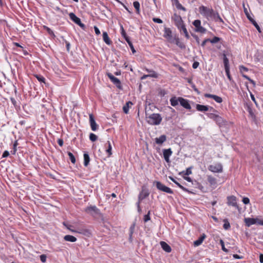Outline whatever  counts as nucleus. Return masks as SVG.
Here are the masks:
<instances>
[{"instance_id": "obj_12", "label": "nucleus", "mask_w": 263, "mask_h": 263, "mask_svg": "<svg viewBox=\"0 0 263 263\" xmlns=\"http://www.w3.org/2000/svg\"><path fill=\"white\" fill-rule=\"evenodd\" d=\"M89 117L91 129L93 131H96L98 128V125L95 121L93 115L91 114H89Z\"/></svg>"}, {"instance_id": "obj_64", "label": "nucleus", "mask_w": 263, "mask_h": 263, "mask_svg": "<svg viewBox=\"0 0 263 263\" xmlns=\"http://www.w3.org/2000/svg\"><path fill=\"white\" fill-rule=\"evenodd\" d=\"M259 261L261 263H263V254H260L259 256Z\"/></svg>"}, {"instance_id": "obj_58", "label": "nucleus", "mask_w": 263, "mask_h": 263, "mask_svg": "<svg viewBox=\"0 0 263 263\" xmlns=\"http://www.w3.org/2000/svg\"><path fill=\"white\" fill-rule=\"evenodd\" d=\"M199 63L198 62H194L193 64L192 67L194 69L197 68L199 66Z\"/></svg>"}, {"instance_id": "obj_35", "label": "nucleus", "mask_w": 263, "mask_h": 263, "mask_svg": "<svg viewBox=\"0 0 263 263\" xmlns=\"http://www.w3.org/2000/svg\"><path fill=\"white\" fill-rule=\"evenodd\" d=\"M107 144H108V147L107 149L106 150V153L108 154V157L110 156L112 154L111 153V145L109 141H107Z\"/></svg>"}, {"instance_id": "obj_32", "label": "nucleus", "mask_w": 263, "mask_h": 263, "mask_svg": "<svg viewBox=\"0 0 263 263\" xmlns=\"http://www.w3.org/2000/svg\"><path fill=\"white\" fill-rule=\"evenodd\" d=\"M133 103L130 101L127 102L126 104L123 106V110L125 114H128L129 111V105L132 106Z\"/></svg>"}, {"instance_id": "obj_25", "label": "nucleus", "mask_w": 263, "mask_h": 263, "mask_svg": "<svg viewBox=\"0 0 263 263\" xmlns=\"http://www.w3.org/2000/svg\"><path fill=\"white\" fill-rule=\"evenodd\" d=\"M148 195V194H145L142 197L141 194H140L139 198H138V202L137 203V206L138 208V211L139 213H140L141 212V209L140 206V201L143 199L144 198L147 197Z\"/></svg>"}, {"instance_id": "obj_4", "label": "nucleus", "mask_w": 263, "mask_h": 263, "mask_svg": "<svg viewBox=\"0 0 263 263\" xmlns=\"http://www.w3.org/2000/svg\"><path fill=\"white\" fill-rule=\"evenodd\" d=\"M85 211L92 216H96L100 214V210L95 205H90L86 208Z\"/></svg>"}, {"instance_id": "obj_37", "label": "nucleus", "mask_w": 263, "mask_h": 263, "mask_svg": "<svg viewBox=\"0 0 263 263\" xmlns=\"http://www.w3.org/2000/svg\"><path fill=\"white\" fill-rule=\"evenodd\" d=\"M44 28L47 31L48 33L51 36H55L53 31L48 27L44 26Z\"/></svg>"}, {"instance_id": "obj_38", "label": "nucleus", "mask_w": 263, "mask_h": 263, "mask_svg": "<svg viewBox=\"0 0 263 263\" xmlns=\"http://www.w3.org/2000/svg\"><path fill=\"white\" fill-rule=\"evenodd\" d=\"M175 4H176V8L178 9L182 10H183L184 11H186L185 8L183 6H182V5L179 3V1H178V3L177 2H175Z\"/></svg>"}, {"instance_id": "obj_19", "label": "nucleus", "mask_w": 263, "mask_h": 263, "mask_svg": "<svg viewBox=\"0 0 263 263\" xmlns=\"http://www.w3.org/2000/svg\"><path fill=\"white\" fill-rule=\"evenodd\" d=\"M155 142L159 145H161L166 140V136L164 135H161L158 138H155Z\"/></svg>"}, {"instance_id": "obj_8", "label": "nucleus", "mask_w": 263, "mask_h": 263, "mask_svg": "<svg viewBox=\"0 0 263 263\" xmlns=\"http://www.w3.org/2000/svg\"><path fill=\"white\" fill-rule=\"evenodd\" d=\"M69 16L70 18L76 24L78 25L82 28H84L85 27V25L82 23L80 18L77 17L73 13H70L69 14Z\"/></svg>"}, {"instance_id": "obj_13", "label": "nucleus", "mask_w": 263, "mask_h": 263, "mask_svg": "<svg viewBox=\"0 0 263 263\" xmlns=\"http://www.w3.org/2000/svg\"><path fill=\"white\" fill-rule=\"evenodd\" d=\"M173 152L171 148L163 150V155L164 160L166 162H170V157L172 155Z\"/></svg>"}, {"instance_id": "obj_60", "label": "nucleus", "mask_w": 263, "mask_h": 263, "mask_svg": "<svg viewBox=\"0 0 263 263\" xmlns=\"http://www.w3.org/2000/svg\"><path fill=\"white\" fill-rule=\"evenodd\" d=\"M94 30L97 35H99L100 34V30L97 26L94 27Z\"/></svg>"}, {"instance_id": "obj_52", "label": "nucleus", "mask_w": 263, "mask_h": 263, "mask_svg": "<svg viewBox=\"0 0 263 263\" xmlns=\"http://www.w3.org/2000/svg\"><path fill=\"white\" fill-rule=\"evenodd\" d=\"M209 117L210 118L214 119H220V118L216 115L213 114H210L209 115Z\"/></svg>"}, {"instance_id": "obj_46", "label": "nucleus", "mask_w": 263, "mask_h": 263, "mask_svg": "<svg viewBox=\"0 0 263 263\" xmlns=\"http://www.w3.org/2000/svg\"><path fill=\"white\" fill-rule=\"evenodd\" d=\"M220 41V38L217 36L214 37L212 40H210V42L212 44H215Z\"/></svg>"}, {"instance_id": "obj_55", "label": "nucleus", "mask_w": 263, "mask_h": 263, "mask_svg": "<svg viewBox=\"0 0 263 263\" xmlns=\"http://www.w3.org/2000/svg\"><path fill=\"white\" fill-rule=\"evenodd\" d=\"M153 21L155 23H159V24L162 23V21L160 18H155V17L153 18Z\"/></svg>"}, {"instance_id": "obj_63", "label": "nucleus", "mask_w": 263, "mask_h": 263, "mask_svg": "<svg viewBox=\"0 0 263 263\" xmlns=\"http://www.w3.org/2000/svg\"><path fill=\"white\" fill-rule=\"evenodd\" d=\"M209 41H210V39H207L204 40L202 42V43H201V45L202 47H204V46L205 45L206 43V42H209Z\"/></svg>"}, {"instance_id": "obj_14", "label": "nucleus", "mask_w": 263, "mask_h": 263, "mask_svg": "<svg viewBox=\"0 0 263 263\" xmlns=\"http://www.w3.org/2000/svg\"><path fill=\"white\" fill-rule=\"evenodd\" d=\"M163 36L170 42H172L173 38L172 32L170 28H165Z\"/></svg>"}, {"instance_id": "obj_21", "label": "nucleus", "mask_w": 263, "mask_h": 263, "mask_svg": "<svg viewBox=\"0 0 263 263\" xmlns=\"http://www.w3.org/2000/svg\"><path fill=\"white\" fill-rule=\"evenodd\" d=\"M160 245L163 250L165 251L166 252L170 253L171 252L172 249L171 247L165 242L161 241Z\"/></svg>"}, {"instance_id": "obj_45", "label": "nucleus", "mask_w": 263, "mask_h": 263, "mask_svg": "<svg viewBox=\"0 0 263 263\" xmlns=\"http://www.w3.org/2000/svg\"><path fill=\"white\" fill-rule=\"evenodd\" d=\"M213 100L218 103H221L222 102V99L221 97L215 95Z\"/></svg>"}, {"instance_id": "obj_50", "label": "nucleus", "mask_w": 263, "mask_h": 263, "mask_svg": "<svg viewBox=\"0 0 263 263\" xmlns=\"http://www.w3.org/2000/svg\"><path fill=\"white\" fill-rule=\"evenodd\" d=\"M255 224L262 226V224L261 223H263V220L256 218H255Z\"/></svg>"}, {"instance_id": "obj_24", "label": "nucleus", "mask_w": 263, "mask_h": 263, "mask_svg": "<svg viewBox=\"0 0 263 263\" xmlns=\"http://www.w3.org/2000/svg\"><path fill=\"white\" fill-rule=\"evenodd\" d=\"M245 222L246 226H247L248 227H249L251 225L255 224V218H245Z\"/></svg>"}, {"instance_id": "obj_48", "label": "nucleus", "mask_w": 263, "mask_h": 263, "mask_svg": "<svg viewBox=\"0 0 263 263\" xmlns=\"http://www.w3.org/2000/svg\"><path fill=\"white\" fill-rule=\"evenodd\" d=\"M176 44L181 48H184V45L180 42L179 39H176Z\"/></svg>"}, {"instance_id": "obj_40", "label": "nucleus", "mask_w": 263, "mask_h": 263, "mask_svg": "<svg viewBox=\"0 0 263 263\" xmlns=\"http://www.w3.org/2000/svg\"><path fill=\"white\" fill-rule=\"evenodd\" d=\"M225 71H226V75H227L228 78L229 79V80L231 82H234V81L232 80V78L230 75V68L225 69Z\"/></svg>"}, {"instance_id": "obj_23", "label": "nucleus", "mask_w": 263, "mask_h": 263, "mask_svg": "<svg viewBox=\"0 0 263 263\" xmlns=\"http://www.w3.org/2000/svg\"><path fill=\"white\" fill-rule=\"evenodd\" d=\"M103 40L104 42L108 45H110L112 43V42L110 40L108 35V34L106 32H103Z\"/></svg>"}, {"instance_id": "obj_54", "label": "nucleus", "mask_w": 263, "mask_h": 263, "mask_svg": "<svg viewBox=\"0 0 263 263\" xmlns=\"http://www.w3.org/2000/svg\"><path fill=\"white\" fill-rule=\"evenodd\" d=\"M215 95H212L210 93H205L204 96L205 98L214 99Z\"/></svg>"}, {"instance_id": "obj_27", "label": "nucleus", "mask_w": 263, "mask_h": 263, "mask_svg": "<svg viewBox=\"0 0 263 263\" xmlns=\"http://www.w3.org/2000/svg\"><path fill=\"white\" fill-rule=\"evenodd\" d=\"M120 31L122 36L124 38L125 41L127 42V41H130L129 37L127 35L125 31L124 30L122 25L120 26Z\"/></svg>"}, {"instance_id": "obj_1", "label": "nucleus", "mask_w": 263, "mask_h": 263, "mask_svg": "<svg viewBox=\"0 0 263 263\" xmlns=\"http://www.w3.org/2000/svg\"><path fill=\"white\" fill-rule=\"evenodd\" d=\"M200 13L208 20L212 19L215 17V13L213 9L211 8H208L204 6H201L199 8Z\"/></svg>"}, {"instance_id": "obj_36", "label": "nucleus", "mask_w": 263, "mask_h": 263, "mask_svg": "<svg viewBox=\"0 0 263 263\" xmlns=\"http://www.w3.org/2000/svg\"><path fill=\"white\" fill-rule=\"evenodd\" d=\"M68 155L69 156V158L71 162L73 164H74L76 163V159H75L74 155L71 152H68Z\"/></svg>"}, {"instance_id": "obj_6", "label": "nucleus", "mask_w": 263, "mask_h": 263, "mask_svg": "<svg viewBox=\"0 0 263 263\" xmlns=\"http://www.w3.org/2000/svg\"><path fill=\"white\" fill-rule=\"evenodd\" d=\"M156 185L157 188L160 191H162L164 192L169 193V194L173 193V191H172V190L171 189H170L168 187L166 186L165 185H164V184H163L162 183H161L159 181L156 182Z\"/></svg>"}, {"instance_id": "obj_41", "label": "nucleus", "mask_w": 263, "mask_h": 263, "mask_svg": "<svg viewBox=\"0 0 263 263\" xmlns=\"http://www.w3.org/2000/svg\"><path fill=\"white\" fill-rule=\"evenodd\" d=\"M35 78L40 82H43V83L45 82V79L42 76L36 74V75H35Z\"/></svg>"}, {"instance_id": "obj_33", "label": "nucleus", "mask_w": 263, "mask_h": 263, "mask_svg": "<svg viewBox=\"0 0 263 263\" xmlns=\"http://www.w3.org/2000/svg\"><path fill=\"white\" fill-rule=\"evenodd\" d=\"M223 222L224 224L223 225V227L224 229L226 230H229L231 226L228 220L227 219H225L223 220Z\"/></svg>"}, {"instance_id": "obj_39", "label": "nucleus", "mask_w": 263, "mask_h": 263, "mask_svg": "<svg viewBox=\"0 0 263 263\" xmlns=\"http://www.w3.org/2000/svg\"><path fill=\"white\" fill-rule=\"evenodd\" d=\"M134 7L138 13L140 11V3L138 1H135L133 3Z\"/></svg>"}, {"instance_id": "obj_15", "label": "nucleus", "mask_w": 263, "mask_h": 263, "mask_svg": "<svg viewBox=\"0 0 263 263\" xmlns=\"http://www.w3.org/2000/svg\"><path fill=\"white\" fill-rule=\"evenodd\" d=\"M146 71L148 72H152V74H144L142 77H141V79L142 80H145L148 77H151V78H157L158 76V74L154 71V70H149L148 69H146Z\"/></svg>"}, {"instance_id": "obj_5", "label": "nucleus", "mask_w": 263, "mask_h": 263, "mask_svg": "<svg viewBox=\"0 0 263 263\" xmlns=\"http://www.w3.org/2000/svg\"><path fill=\"white\" fill-rule=\"evenodd\" d=\"M208 169L213 173H221L222 172V165L220 163H217L212 165H210L208 167Z\"/></svg>"}, {"instance_id": "obj_31", "label": "nucleus", "mask_w": 263, "mask_h": 263, "mask_svg": "<svg viewBox=\"0 0 263 263\" xmlns=\"http://www.w3.org/2000/svg\"><path fill=\"white\" fill-rule=\"evenodd\" d=\"M169 178L173 181L174 182L180 189H181V190H182L183 191H187V190L184 187H183L182 185H181L179 183H178L177 181H176L174 178L171 176H170L169 177Z\"/></svg>"}, {"instance_id": "obj_2", "label": "nucleus", "mask_w": 263, "mask_h": 263, "mask_svg": "<svg viewBox=\"0 0 263 263\" xmlns=\"http://www.w3.org/2000/svg\"><path fill=\"white\" fill-rule=\"evenodd\" d=\"M174 21L175 25L177 27L178 29L180 30V32H183L186 38L189 39V34L181 17L180 16L175 15Z\"/></svg>"}, {"instance_id": "obj_49", "label": "nucleus", "mask_w": 263, "mask_h": 263, "mask_svg": "<svg viewBox=\"0 0 263 263\" xmlns=\"http://www.w3.org/2000/svg\"><path fill=\"white\" fill-rule=\"evenodd\" d=\"M149 214H150V211H148V213L144 215V221L145 222H146L150 220L151 218H150Z\"/></svg>"}, {"instance_id": "obj_34", "label": "nucleus", "mask_w": 263, "mask_h": 263, "mask_svg": "<svg viewBox=\"0 0 263 263\" xmlns=\"http://www.w3.org/2000/svg\"><path fill=\"white\" fill-rule=\"evenodd\" d=\"M252 24L255 27L256 29L258 30L259 32H261V29L259 25L257 24V23L256 22V21L254 19H251V21H250Z\"/></svg>"}, {"instance_id": "obj_9", "label": "nucleus", "mask_w": 263, "mask_h": 263, "mask_svg": "<svg viewBox=\"0 0 263 263\" xmlns=\"http://www.w3.org/2000/svg\"><path fill=\"white\" fill-rule=\"evenodd\" d=\"M239 69L240 73L242 74V76L246 79L249 80L252 84L255 85V82L253 80L250 79L248 76L243 73L245 72H247L249 70L248 68L245 67L243 65H240L239 67Z\"/></svg>"}, {"instance_id": "obj_57", "label": "nucleus", "mask_w": 263, "mask_h": 263, "mask_svg": "<svg viewBox=\"0 0 263 263\" xmlns=\"http://www.w3.org/2000/svg\"><path fill=\"white\" fill-rule=\"evenodd\" d=\"M191 167H189L186 169V172L185 173V175H189L192 174Z\"/></svg>"}, {"instance_id": "obj_26", "label": "nucleus", "mask_w": 263, "mask_h": 263, "mask_svg": "<svg viewBox=\"0 0 263 263\" xmlns=\"http://www.w3.org/2000/svg\"><path fill=\"white\" fill-rule=\"evenodd\" d=\"M64 239L67 241H70L72 242H76L77 241V238L73 236L67 235L64 237Z\"/></svg>"}, {"instance_id": "obj_47", "label": "nucleus", "mask_w": 263, "mask_h": 263, "mask_svg": "<svg viewBox=\"0 0 263 263\" xmlns=\"http://www.w3.org/2000/svg\"><path fill=\"white\" fill-rule=\"evenodd\" d=\"M220 243L221 246L222 250L225 252H228V250L225 248L224 241L222 239L220 240Z\"/></svg>"}, {"instance_id": "obj_29", "label": "nucleus", "mask_w": 263, "mask_h": 263, "mask_svg": "<svg viewBox=\"0 0 263 263\" xmlns=\"http://www.w3.org/2000/svg\"><path fill=\"white\" fill-rule=\"evenodd\" d=\"M90 158L87 153L84 154V165L85 166H88L89 163Z\"/></svg>"}, {"instance_id": "obj_3", "label": "nucleus", "mask_w": 263, "mask_h": 263, "mask_svg": "<svg viewBox=\"0 0 263 263\" xmlns=\"http://www.w3.org/2000/svg\"><path fill=\"white\" fill-rule=\"evenodd\" d=\"M162 120L161 115L159 114H152L149 116L146 117L147 123L152 125H158L160 124Z\"/></svg>"}, {"instance_id": "obj_61", "label": "nucleus", "mask_w": 263, "mask_h": 263, "mask_svg": "<svg viewBox=\"0 0 263 263\" xmlns=\"http://www.w3.org/2000/svg\"><path fill=\"white\" fill-rule=\"evenodd\" d=\"M58 143L60 146H62L63 145V140L62 139H59L58 140Z\"/></svg>"}, {"instance_id": "obj_44", "label": "nucleus", "mask_w": 263, "mask_h": 263, "mask_svg": "<svg viewBox=\"0 0 263 263\" xmlns=\"http://www.w3.org/2000/svg\"><path fill=\"white\" fill-rule=\"evenodd\" d=\"M98 137L93 133H90L89 135V139L91 141H95L97 139Z\"/></svg>"}, {"instance_id": "obj_43", "label": "nucleus", "mask_w": 263, "mask_h": 263, "mask_svg": "<svg viewBox=\"0 0 263 263\" xmlns=\"http://www.w3.org/2000/svg\"><path fill=\"white\" fill-rule=\"evenodd\" d=\"M127 44H128L130 49L132 50V51L133 53H135L136 51V50L134 48V47L133 45V43L130 41H127Z\"/></svg>"}, {"instance_id": "obj_20", "label": "nucleus", "mask_w": 263, "mask_h": 263, "mask_svg": "<svg viewBox=\"0 0 263 263\" xmlns=\"http://www.w3.org/2000/svg\"><path fill=\"white\" fill-rule=\"evenodd\" d=\"M206 235L204 234H202L201 236L196 240L194 241V245L195 247L200 246L205 238Z\"/></svg>"}, {"instance_id": "obj_53", "label": "nucleus", "mask_w": 263, "mask_h": 263, "mask_svg": "<svg viewBox=\"0 0 263 263\" xmlns=\"http://www.w3.org/2000/svg\"><path fill=\"white\" fill-rule=\"evenodd\" d=\"M40 259H41V261L42 262H46V258H47V257L44 254H42L41 255H40Z\"/></svg>"}, {"instance_id": "obj_17", "label": "nucleus", "mask_w": 263, "mask_h": 263, "mask_svg": "<svg viewBox=\"0 0 263 263\" xmlns=\"http://www.w3.org/2000/svg\"><path fill=\"white\" fill-rule=\"evenodd\" d=\"M76 233L82 234L87 237H89L91 235L90 231L86 229H77Z\"/></svg>"}, {"instance_id": "obj_59", "label": "nucleus", "mask_w": 263, "mask_h": 263, "mask_svg": "<svg viewBox=\"0 0 263 263\" xmlns=\"http://www.w3.org/2000/svg\"><path fill=\"white\" fill-rule=\"evenodd\" d=\"M9 155V152L7 151H4V152L3 154L2 157L3 158H6Z\"/></svg>"}, {"instance_id": "obj_10", "label": "nucleus", "mask_w": 263, "mask_h": 263, "mask_svg": "<svg viewBox=\"0 0 263 263\" xmlns=\"http://www.w3.org/2000/svg\"><path fill=\"white\" fill-rule=\"evenodd\" d=\"M107 77L109 78L111 81L119 89L121 88V82L119 79L114 77L111 73H108Z\"/></svg>"}, {"instance_id": "obj_18", "label": "nucleus", "mask_w": 263, "mask_h": 263, "mask_svg": "<svg viewBox=\"0 0 263 263\" xmlns=\"http://www.w3.org/2000/svg\"><path fill=\"white\" fill-rule=\"evenodd\" d=\"M207 179L211 186L213 187L216 186L217 184V181L215 178L211 175H208Z\"/></svg>"}, {"instance_id": "obj_28", "label": "nucleus", "mask_w": 263, "mask_h": 263, "mask_svg": "<svg viewBox=\"0 0 263 263\" xmlns=\"http://www.w3.org/2000/svg\"><path fill=\"white\" fill-rule=\"evenodd\" d=\"M171 104L173 106H176L178 105L179 102V97L177 98L176 97H173L170 99Z\"/></svg>"}, {"instance_id": "obj_56", "label": "nucleus", "mask_w": 263, "mask_h": 263, "mask_svg": "<svg viewBox=\"0 0 263 263\" xmlns=\"http://www.w3.org/2000/svg\"><path fill=\"white\" fill-rule=\"evenodd\" d=\"M242 202H243L244 204H247L248 203H249L250 202V200L247 197H244L242 199Z\"/></svg>"}, {"instance_id": "obj_62", "label": "nucleus", "mask_w": 263, "mask_h": 263, "mask_svg": "<svg viewBox=\"0 0 263 263\" xmlns=\"http://www.w3.org/2000/svg\"><path fill=\"white\" fill-rule=\"evenodd\" d=\"M71 227H72V226H69L67 227V229H68V230H69L71 232H73V233H76V232H77V230L72 229H71Z\"/></svg>"}, {"instance_id": "obj_51", "label": "nucleus", "mask_w": 263, "mask_h": 263, "mask_svg": "<svg viewBox=\"0 0 263 263\" xmlns=\"http://www.w3.org/2000/svg\"><path fill=\"white\" fill-rule=\"evenodd\" d=\"M244 12H245V14H246V16H247V18H248V20H249V21H251V19H252V17H251V16L250 15V14H249V12H248V10H247V8H244Z\"/></svg>"}, {"instance_id": "obj_16", "label": "nucleus", "mask_w": 263, "mask_h": 263, "mask_svg": "<svg viewBox=\"0 0 263 263\" xmlns=\"http://www.w3.org/2000/svg\"><path fill=\"white\" fill-rule=\"evenodd\" d=\"M179 103L182 106L187 109H190L191 108V106L189 103V101L186 99L179 97Z\"/></svg>"}, {"instance_id": "obj_42", "label": "nucleus", "mask_w": 263, "mask_h": 263, "mask_svg": "<svg viewBox=\"0 0 263 263\" xmlns=\"http://www.w3.org/2000/svg\"><path fill=\"white\" fill-rule=\"evenodd\" d=\"M18 143L17 141H15L13 143V150L11 151V153L12 155H15L16 152V146Z\"/></svg>"}, {"instance_id": "obj_11", "label": "nucleus", "mask_w": 263, "mask_h": 263, "mask_svg": "<svg viewBox=\"0 0 263 263\" xmlns=\"http://www.w3.org/2000/svg\"><path fill=\"white\" fill-rule=\"evenodd\" d=\"M227 204L229 206L238 208L237 204L236 197L234 196H230L227 197Z\"/></svg>"}, {"instance_id": "obj_7", "label": "nucleus", "mask_w": 263, "mask_h": 263, "mask_svg": "<svg viewBox=\"0 0 263 263\" xmlns=\"http://www.w3.org/2000/svg\"><path fill=\"white\" fill-rule=\"evenodd\" d=\"M193 25L195 27V31L204 33L206 32V29L201 26V21L199 20H196L193 22Z\"/></svg>"}, {"instance_id": "obj_22", "label": "nucleus", "mask_w": 263, "mask_h": 263, "mask_svg": "<svg viewBox=\"0 0 263 263\" xmlns=\"http://www.w3.org/2000/svg\"><path fill=\"white\" fill-rule=\"evenodd\" d=\"M196 108L198 111L201 112L207 111L209 109V107L208 106L200 104H196Z\"/></svg>"}, {"instance_id": "obj_30", "label": "nucleus", "mask_w": 263, "mask_h": 263, "mask_svg": "<svg viewBox=\"0 0 263 263\" xmlns=\"http://www.w3.org/2000/svg\"><path fill=\"white\" fill-rule=\"evenodd\" d=\"M223 60L224 66V69L230 68L229 61L228 59L227 58L226 54H223Z\"/></svg>"}]
</instances>
